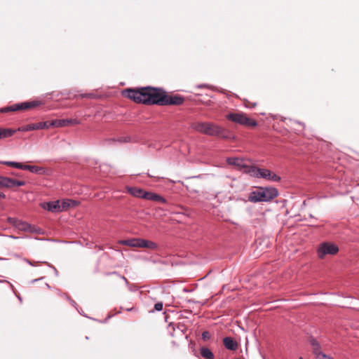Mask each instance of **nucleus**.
Masks as SVG:
<instances>
[{
    "instance_id": "9d476101",
    "label": "nucleus",
    "mask_w": 359,
    "mask_h": 359,
    "mask_svg": "<svg viewBox=\"0 0 359 359\" xmlns=\"http://www.w3.org/2000/svg\"><path fill=\"white\" fill-rule=\"evenodd\" d=\"M50 127V122L44 121V122H39L35 123L28 124L27 126H22L19 128V130L21 131H29V130H35L40 129H47Z\"/></svg>"
},
{
    "instance_id": "cd10ccee",
    "label": "nucleus",
    "mask_w": 359,
    "mask_h": 359,
    "mask_svg": "<svg viewBox=\"0 0 359 359\" xmlns=\"http://www.w3.org/2000/svg\"><path fill=\"white\" fill-rule=\"evenodd\" d=\"M5 197V195L0 191V198H4Z\"/></svg>"
},
{
    "instance_id": "bb28decb",
    "label": "nucleus",
    "mask_w": 359,
    "mask_h": 359,
    "mask_svg": "<svg viewBox=\"0 0 359 359\" xmlns=\"http://www.w3.org/2000/svg\"><path fill=\"white\" fill-rule=\"evenodd\" d=\"M81 97H90L91 95H82Z\"/></svg>"
},
{
    "instance_id": "6e6552de",
    "label": "nucleus",
    "mask_w": 359,
    "mask_h": 359,
    "mask_svg": "<svg viewBox=\"0 0 359 359\" xmlns=\"http://www.w3.org/2000/svg\"><path fill=\"white\" fill-rule=\"evenodd\" d=\"M39 104H41V102L39 101L22 102V103L15 104L12 106H10V107L3 108L1 109V112L27 110L31 108H34V107L39 106Z\"/></svg>"
},
{
    "instance_id": "aec40b11",
    "label": "nucleus",
    "mask_w": 359,
    "mask_h": 359,
    "mask_svg": "<svg viewBox=\"0 0 359 359\" xmlns=\"http://www.w3.org/2000/svg\"><path fill=\"white\" fill-rule=\"evenodd\" d=\"M201 354L203 358L207 359H212L214 357L212 351L209 348L205 347L201 348Z\"/></svg>"
},
{
    "instance_id": "423d86ee",
    "label": "nucleus",
    "mask_w": 359,
    "mask_h": 359,
    "mask_svg": "<svg viewBox=\"0 0 359 359\" xmlns=\"http://www.w3.org/2000/svg\"><path fill=\"white\" fill-rule=\"evenodd\" d=\"M119 243L133 248H146L149 249H155L156 248L155 243L141 238L122 240L119 241Z\"/></svg>"
},
{
    "instance_id": "5701e85b",
    "label": "nucleus",
    "mask_w": 359,
    "mask_h": 359,
    "mask_svg": "<svg viewBox=\"0 0 359 359\" xmlns=\"http://www.w3.org/2000/svg\"><path fill=\"white\" fill-rule=\"evenodd\" d=\"M316 358L318 359H332L331 357L325 355L322 352H319V354H318V356Z\"/></svg>"
},
{
    "instance_id": "4468645a",
    "label": "nucleus",
    "mask_w": 359,
    "mask_h": 359,
    "mask_svg": "<svg viewBox=\"0 0 359 359\" xmlns=\"http://www.w3.org/2000/svg\"><path fill=\"white\" fill-rule=\"evenodd\" d=\"M144 198L149 201H158L162 203H165L166 202L165 199L160 195L149 191H145Z\"/></svg>"
},
{
    "instance_id": "a211bd4d",
    "label": "nucleus",
    "mask_w": 359,
    "mask_h": 359,
    "mask_svg": "<svg viewBox=\"0 0 359 359\" xmlns=\"http://www.w3.org/2000/svg\"><path fill=\"white\" fill-rule=\"evenodd\" d=\"M77 205V202L72 200H64L62 203L60 202V207L62 208V211L67 210L70 207L76 206Z\"/></svg>"
},
{
    "instance_id": "39448f33",
    "label": "nucleus",
    "mask_w": 359,
    "mask_h": 359,
    "mask_svg": "<svg viewBox=\"0 0 359 359\" xmlns=\"http://www.w3.org/2000/svg\"><path fill=\"white\" fill-rule=\"evenodd\" d=\"M245 172L252 177L263 178L273 182H278L280 177L268 169L248 166Z\"/></svg>"
},
{
    "instance_id": "7ed1b4c3",
    "label": "nucleus",
    "mask_w": 359,
    "mask_h": 359,
    "mask_svg": "<svg viewBox=\"0 0 359 359\" xmlns=\"http://www.w3.org/2000/svg\"><path fill=\"white\" fill-rule=\"evenodd\" d=\"M278 196V191L272 187H258L250 192L248 200L252 203L270 201Z\"/></svg>"
},
{
    "instance_id": "393cba45",
    "label": "nucleus",
    "mask_w": 359,
    "mask_h": 359,
    "mask_svg": "<svg viewBox=\"0 0 359 359\" xmlns=\"http://www.w3.org/2000/svg\"><path fill=\"white\" fill-rule=\"evenodd\" d=\"M202 338H203V340H208V339H210V332H208V331H204L202 333Z\"/></svg>"
},
{
    "instance_id": "f3484780",
    "label": "nucleus",
    "mask_w": 359,
    "mask_h": 359,
    "mask_svg": "<svg viewBox=\"0 0 359 359\" xmlns=\"http://www.w3.org/2000/svg\"><path fill=\"white\" fill-rule=\"evenodd\" d=\"M227 162L230 165H236V166L239 167V168H245V169L247 170L248 167H246L245 165L244 161L241 158H229L227 159Z\"/></svg>"
},
{
    "instance_id": "20e7f679",
    "label": "nucleus",
    "mask_w": 359,
    "mask_h": 359,
    "mask_svg": "<svg viewBox=\"0 0 359 359\" xmlns=\"http://www.w3.org/2000/svg\"><path fill=\"white\" fill-rule=\"evenodd\" d=\"M225 117L228 121L245 127H255L257 125L255 120L248 117L246 114L240 111H230Z\"/></svg>"
},
{
    "instance_id": "b1692460",
    "label": "nucleus",
    "mask_w": 359,
    "mask_h": 359,
    "mask_svg": "<svg viewBox=\"0 0 359 359\" xmlns=\"http://www.w3.org/2000/svg\"><path fill=\"white\" fill-rule=\"evenodd\" d=\"M119 142H130L131 141V138L130 137H122L118 139Z\"/></svg>"
},
{
    "instance_id": "f8f14e48",
    "label": "nucleus",
    "mask_w": 359,
    "mask_h": 359,
    "mask_svg": "<svg viewBox=\"0 0 359 359\" xmlns=\"http://www.w3.org/2000/svg\"><path fill=\"white\" fill-rule=\"evenodd\" d=\"M50 122V126L54 127H65L69 125H77L79 124V121L77 119H60L53 120Z\"/></svg>"
},
{
    "instance_id": "1a4fd4ad",
    "label": "nucleus",
    "mask_w": 359,
    "mask_h": 359,
    "mask_svg": "<svg viewBox=\"0 0 359 359\" xmlns=\"http://www.w3.org/2000/svg\"><path fill=\"white\" fill-rule=\"evenodd\" d=\"M25 184L24 181L16 180L14 179L0 176V187L13 188L21 187Z\"/></svg>"
},
{
    "instance_id": "f257e3e1",
    "label": "nucleus",
    "mask_w": 359,
    "mask_h": 359,
    "mask_svg": "<svg viewBox=\"0 0 359 359\" xmlns=\"http://www.w3.org/2000/svg\"><path fill=\"white\" fill-rule=\"evenodd\" d=\"M122 95L136 103H142L145 104H158V105H181L184 103L183 97L175 95L167 94L161 88H156L150 86L127 88L123 90Z\"/></svg>"
},
{
    "instance_id": "f03ea898",
    "label": "nucleus",
    "mask_w": 359,
    "mask_h": 359,
    "mask_svg": "<svg viewBox=\"0 0 359 359\" xmlns=\"http://www.w3.org/2000/svg\"><path fill=\"white\" fill-rule=\"evenodd\" d=\"M195 130L210 136L226 139V130L218 125L210 122H196L191 125Z\"/></svg>"
},
{
    "instance_id": "ddd939ff",
    "label": "nucleus",
    "mask_w": 359,
    "mask_h": 359,
    "mask_svg": "<svg viewBox=\"0 0 359 359\" xmlns=\"http://www.w3.org/2000/svg\"><path fill=\"white\" fill-rule=\"evenodd\" d=\"M41 207L52 212H62V208L60 207V201L44 203L41 204Z\"/></svg>"
},
{
    "instance_id": "4be33fe9",
    "label": "nucleus",
    "mask_w": 359,
    "mask_h": 359,
    "mask_svg": "<svg viewBox=\"0 0 359 359\" xmlns=\"http://www.w3.org/2000/svg\"><path fill=\"white\" fill-rule=\"evenodd\" d=\"M310 343L313 347V352L317 357L318 354H319V352H320V344L315 339H311Z\"/></svg>"
},
{
    "instance_id": "a878e982",
    "label": "nucleus",
    "mask_w": 359,
    "mask_h": 359,
    "mask_svg": "<svg viewBox=\"0 0 359 359\" xmlns=\"http://www.w3.org/2000/svg\"><path fill=\"white\" fill-rule=\"evenodd\" d=\"M154 309L156 311H160L163 309V303L162 302H158L155 304L154 305Z\"/></svg>"
},
{
    "instance_id": "2eb2a0df",
    "label": "nucleus",
    "mask_w": 359,
    "mask_h": 359,
    "mask_svg": "<svg viewBox=\"0 0 359 359\" xmlns=\"http://www.w3.org/2000/svg\"><path fill=\"white\" fill-rule=\"evenodd\" d=\"M128 192L132 196L137 198H144L145 191L144 190L137 187H126Z\"/></svg>"
},
{
    "instance_id": "6ab92c4d",
    "label": "nucleus",
    "mask_w": 359,
    "mask_h": 359,
    "mask_svg": "<svg viewBox=\"0 0 359 359\" xmlns=\"http://www.w3.org/2000/svg\"><path fill=\"white\" fill-rule=\"evenodd\" d=\"M8 220L11 223H13L15 226H17L20 230H26L27 228V224L22 222L21 221L16 220L13 218H9Z\"/></svg>"
},
{
    "instance_id": "0eeeda50",
    "label": "nucleus",
    "mask_w": 359,
    "mask_h": 359,
    "mask_svg": "<svg viewBox=\"0 0 359 359\" xmlns=\"http://www.w3.org/2000/svg\"><path fill=\"white\" fill-rule=\"evenodd\" d=\"M339 252V248L334 243L324 242L321 243L317 250L318 257L324 259L327 255H334Z\"/></svg>"
},
{
    "instance_id": "9b49d317",
    "label": "nucleus",
    "mask_w": 359,
    "mask_h": 359,
    "mask_svg": "<svg viewBox=\"0 0 359 359\" xmlns=\"http://www.w3.org/2000/svg\"><path fill=\"white\" fill-rule=\"evenodd\" d=\"M4 163L5 165L12 166V167H14L16 168H20L22 170H28L32 172H38L39 171V170H41V168L37 166L23 165L20 163L6 161V162H4Z\"/></svg>"
},
{
    "instance_id": "412c9836",
    "label": "nucleus",
    "mask_w": 359,
    "mask_h": 359,
    "mask_svg": "<svg viewBox=\"0 0 359 359\" xmlns=\"http://www.w3.org/2000/svg\"><path fill=\"white\" fill-rule=\"evenodd\" d=\"M15 130L11 129H0V140L12 136Z\"/></svg>"
},
{
    "instance_id": "c85d7f7f",
    "label": "nucleus",
    "mask_w": 359,
    "mask_h": 359,
    "mask_svg": "<svg viewBox=\"0 0 359 359\" xmlns=\"http://www.w3.org/2000/svg\"><path fill=\"white\" fill-rule=\"evenodd\" d=\"M299 359H303L302 358H299Z\"/></svg>"
},
{
    "instance_id": "dca6fc26",
    "label": "nucleus",
    "mask_w": 359,
    "mask_h": 359,
    "mask_svg": "<svg viewBox=\"0 0 359 359\" xmlns=\"http://www.w3.org/2000/svg\"><path fill=\"white\" fill-rule=\"evenodd\" d=\"M224 346L229 350L234 351L237 348V343L231 337H225L223 339Z\"/></svg>"
}]
</instances>
